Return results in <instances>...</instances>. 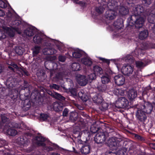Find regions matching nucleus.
Listing matches in <instances>:
<instances>
[{
	"label": "nucleus",
	"instance_id": "nucleus-1",
	"mask_svg": "<svg viewBox=\"0 0 155 155\" xmlns=\"http://www.w3.org/2000/svg\"><path fill=\"white\" fill-rule=\"evenodd\" d=\"M133 14L127 19V30L130 29V31L136 28L139 29L142 27L144 22V18L140 16L143 15L144 11V7L142 5H137L133 6Z\"/></svg>",
	"mask_w": 155,
	"mask_h": 155
},
{
	"label": "nucleus",
	"instance_id": "nucleus-2",
	"mask_svg": "<svg viewBox=\"0 0 155 155\" xmlns=\"http://www.w3.org/2000/svg\"><path fill=\"white\" fill-rule=\"evenodd\" d=\"M0 118V129L3 128V131L8 135L11 136H15L17 134V131L13 128H18V124L15 122L8 123L9 118L5 114H2Z\"/></svg>",
	"mask_w": 155,
	"mask_h": 155
},
{
	"label": "nucleus",
	"instance_id": "nucleus-3",
	"mask_svg": "<svg viewBox=\"0 0 155 155\" xmlns=\"http://www.w3.org/2000/svg\"><path fill=\"white\" fill-rule=\"evenodd\" d=\"M46 140V139L45 137L40 135L35 136L32 140L33 146L35 147H43V149L46 152H49L59 149V147L54 143L52 144L49 146H46V144L44 143Z\"/></svg>",
	"mask_w": 155,
	"mask_h": 155
},
{
	"label": "nucleus",
	"instance_id": "nucleus-4",
	"mask_svg": "<svg viewBox=\"0 0 155 155\" xmlns=\"http://www.w3.org/2000/svg\"><path fill=\"white\" fill-rule=\"evenodd\" d=\"M114 129L107 127L106 128L105 131L103 132H98L94 137V140L97 144L104 143L107 137L110 135L111 133H115Z\"/></svg>",
	"mask_w": 155,
	"mask_h": 155
},
{
	"label": "nucleus",
	"instance_id": "nucleus-5",
	"mask_svg": "<svg viewBox=\"0 0 155 155\" xmlns=\"http://www.w3.org/2000/svg\"><path fill=\"white\" fill-rule=\"evenodd\" d=\"M139 98L142 100V101L140 102V108L147 114H151L153 111V102H150L146 101L143 97H139Z\"/></svg>",
	"mask_w": 155,
	"mask_h": 155
},
{
	"label": "nucleus",
	"instance_id": "nucleus-6",
	"mask_svg": "<svg viewBox=\"0 0 155 155\" xmlns=\"http://www.w3.org/2000/svg\"><path fill=\"white\" fill-rule=\"evenodd\" d=\"M32 134L29 132L24 133L17 138L18 141L20 145L23 147L27 146L30 142V137Z\"/></svg>",
	"mask_w": 155,
	"mask_h": 155
},
{
	"label": "nucleus",
	"instance_id": "nucleus-7",
	"mask_svg": "<svg viewBox=\"0 0 155 155\" xmlns=\"http://www.w3.org/2000/svg\"><path fill=\"white\" fill-rule=\"evenodd\" d=\"M108 143L111 147H118L124 146V144H126L127 142L121 138L113 137L110 138Z\"/></svg>",
	"mask_w": 155,
	"mask_h": 155
},
{
	"label": "nucleus",
	"instance_id": "nucleus-8",
	"mask_svg": "<svg viewBox=\"0 0 155 155\" xmlns=\"http://www.w3.org/2000/svg\"><path fill=\"white\" fill-rule=\"evenodd\" d=\"M136 117L137 120L139 123L144 124L147 119V114L140 108H137L135 109Z\"/></svg>",
	"mask_w": 155,
	"mask_h": 155
},
{
	"label": "nucleus",
	"instance_id": "nucleus-9",
	"mask_svg": "<svg viewBox=\"0 0 155 155\" xmlns=\"http://www.w3.org/2000/svg\"><path fill=\"white\" fill-rule=\"evenodd\" d=\"M127 8L124 6H120L119 9V12L122 15H126L127 14L130 10L134 6V3L133 1L130 0H127L126 3Z\"/></svg>",
	"mask_w": 155,
	"mask_h": 155
},
{
	"label": "nucleus",
	"instance_id": "nucleus-10",
	"mask_svg": "<svg viewBox=\"0 0 155 155\" xmlns=\"http://www.w3.org/2000/svg\"><path fill=\"white\" fill-rule=\"evenodd\" d=\"M115 105L116 107L119 109L127 108L129 106V101L125 97H121L116 101Z\"/></svg>",
	"mask_w": 155,
	"mask_h": 155
},
{
	"label": "nucleus",
	"instance_id": "nucleus-11",
	"mask_svg": "<svg viewBox=\"0 0 155 155\" xmlns=\"http://www.w3.org/2000/svg\"><path fill=\"white\" fill-rule=\"evenodd\" d=\"M79 143L82 144V146L81 149V152L83 154L87 155L90 152L91 147L89 144L85 141H84L81 140L78 141Z\"/></svg>",
	"mask_w": 155,
	"mask_h": 155
},
{
	"label": "nucleus",
	"instance_id": "nucleus-12",
	"mask_svg": "<svg viewBox=\"0 0 155 155\" xmlns=\"http://www.w3.org/2000/svg\"><path fill=\"white\" fill-rule=\"evenodd\" d=\"M117 15V13L116 11L110 9L106 12L104 17L107 20H111L114 19Z\"/></svg>",
	"mask_w": 155,
	"mask_h": 155
},
{
	"label": "nucleus",
	"instance_id": "nucleus-13",
	"mask_svg": "<svg viewBox=\"0 0 155 155\" xmlns=\"http://www.w3.org/2000/svg\"><path fill=\"white\" fill-rule=\"evenodd\" d=\"M64 73L62 72H59L55 74L53 78L57 83L62 84L64 83Z\"/></svg>",
	"mask_w": 155,
	"mask_h": 155
},
{
	"label": "nucleus",
	"instance_id": "nucleus-14",
	"mask_svg": "<svg viewBox=\"0 0 155 155\" xmlns=\"http://www.w3.org/2000/svg\"><path fill=\"white\" fill-rule=\"evenodd\" d=\"M133 68L129 65L124 66L122 68L121 72L125 75L129 76L133 72Z\"/></svg>",
	"mask_w": 155,
	"mask_h": 155
},
{
	"label": "nucleus",
	"instance_id": "nucleus-15",
	"mask_svg": "<svg viewBox=\"0 0 155 155\" xmlns=\"http://www.w3.org/2000/svg\"><path fill=\"white\" fill-rule=\"evenodd\" d=\"M124 77L122 74H119L114 77V81L117 85L120 86L123 85L125 82Z\"/></svg>",
	"mask_w": 155,
	"mask_h": 155
},
{
	"label": "nucleus",
	"instance_id": "nucleus-16",
	"mask_svg": "<svg viewBox=\"0 0 155 155\" xmlns=\"http://www.w3.org/2000/svg\"><path fill=\"white\" fill-rule=\"evenodd\" d=\"M22 91L19 87L13 89L11 94V97H13L14 99H18L19 98L20 99L22 100L21 96L22 95L21 94V92Z\"/></svg>",
	"mask_w": 155,
	"mask_h": 155
},
{
	"label": "nucleus",
	"instance_id": "nucleus-17",
	"mask_svg": "<svg viewBox=\"0 0 155 155\" xmlns=\"http://www.w3.org/2000/svg\"><path fill=\"white\" fill-rule=\"evenodd\" d=\"M31 103L28 99H25L21 102V107L22 109L25 111L28 110L31 107Z\"/></svg>",
	"mask_w": 155,
	"mask_h": 155
},
{
	"label": "nucleus",
	"instance_id": "nucleus-18",
	"mask_svg": "<svg viewBox=\"0 0 155 155\" xmlns=\"http://www.w3.org/2000/svg\"><path fill=\"white\" fill-rule=\"evenodd\" d=\"M92 99L95 103L97 104H101L104 101L101 92L95 95Z\"/></svg>",
	"mask_w": 155,
	"mask_h": 155
},
{
	"label": "nucleus",
	"instance_id": "nucleus-19",
	"mask_svg": "<svg viewBox=\"0 0 155 155\" xmlns=\"http://www.w3.org/2000/svg\"><path fill=\"white\" fill-rule=\"evenodd\" d=\"M88 81L86 77L83 75H79L77 79L78 83L81 86H84L86 85Z\"/></svg>",
	"mask_w": 155,
	"mask_h": 155
},
{
	"label": "nucleus",
	"instance_id": "nucleus-20",
	"mask_svg": "<svg viewBox=\"0 0 155 155\" xmlns=\"http://www.w3.org/2000/svg\"><path fill=\"white\" fill-rule=\"evenodd\" d=\"M17 83L16 79L12 78H9L6 81V85L9 88L15 87Z\"/></svg>",
	"mask_w": 155,
	"mask_h": 155
},
{
	"label": "nucleus",
	"instance_id": "nucleus-21",
	"mask_svg": "<svg viewBox=\"0 0 155 155\" xmlns=\"http://www.w3.org/2000/svg\"><path fill=\"white\" fill-rule=\"evenodd\" d=\"M123 20L122 19L120 18L117 19L114 22L113 25L117 30L120 29L124 27Z\"/></svg>",
	"mask_w": 155,
	"mask_h": 155
},
{
	"label": "nucleus",
	"instance_id": "nucleus-22",
	"mask_svg": "<svg viewBox=\"0 0 155 155\" xmlns=\"http://www.w3.org/2000/svg\"><path fill=\"white\" fill-rule=\"evenodd\" d=\"M101 78L102 84H107L110 81V75L106 73H103L99 76Z\"/></svg>",
	"mask_w": 155,
	"mask_h": 155
},
{
	"label": "nucleus",
	"instance_id": "nucleus-23",
	"mask_svg": "<svg viewBox=\"0 0 155 155\" xmlns=\"http://www.w3.org/2000/svg\"><path fill=\"white\" fill-rule=\"evenodd\" d=\"M5 32L10 37H14L15 35V29L14 28L8 27H4L3 28Z\"/></svg>",
	"mask_w": 155,
	"mask_h": 155
},
{
	"label": "nucleus",
	"instance_id": "nucleus-24",
	"mask_svg": "<svg viewBox=\"0 0 155 155\" xmlns=\"http://www.w3.org/2000/svg\"><path fill=\"white\" fill-rule=\"evenodd\" d=\"M36 31L35 27L32 26L28 27L26 30L24 31V33L29 37L33 35L35 33Z\"/></svg>",
	"mask_w": 155,
	"mask_h": 155
},
{
	"label": "nucleus",
	"instance_id": "nucleus-25",
	"mask_svg": "<svg viewBox=\"0 0 155 155\" xmlns=\"http://www.w3.org/2000/svg\"><path fill=\"white\" fill-rule=\"evenodd\" d=\"M137 92L133 89L130 90L128 92L127 97L130 101L134 100L137 97Z\"/></svg>",
	"mask_w": 155,
	"mask_h": 155
},
{
	"label": "nucleus",
	"instance_id": "nucleus-26",
	"mask_svg": "<svg viewBox=\"0 0 155 155\" xmlns=\"http://www.w3.org/2000/svg\"><path fill=\"white\" fill-rule=\"evenodd\" d=\"M63 104L61 102H54L52 105V107L54 110L56 111H61L63 109Z\"/></svg>",
	"mask_w": 155,
	"mask_h": 155
},
{
	"label": "nucleus",
	"instance_id": "nucleus-27",
	"mask_svg": "<svg viewBox=\"0 0 155 155\" xmlns=\"http://www.w3.org/2000/svg\"><path fill=\"white\" fill-rule=\"evenodd\" d=\"M43 37L41 34H37L33 37V40L35 44H41L44 41Z\"/></svg>",
	"mask_w": 155,
	"mask_h": 155
},
{
	"label": "nucleus",
	"instance_id": "nucleus-28",
	"mask_svg": "<svg viewBox=\"0 0 155 155\" xmlns=\"http://www.w3.org/2000/svg\"><path fill=\"white\" fill-rule=\"evenodd\" d=\"M57 51L53 48H45L43 50V52L46 55H52L56 53Z\"/></svg>",
	"mask_w": 155,
	"mask_h": 155
},
{
	"label": "nucleus",
	"instance_id": "nucleus-29",
	"mask_svg": "<svg viewBox=\"0 0 155 155\" xmlns=\"http://www.w3.org/2000/svg\"><path fill=\"white\" fill-rule=\"evenodd\" d=\"M93 70L94 73L97 75L100 76L104 73L101 67L98 65H95L94 66Z\"/></svg>",
	"mask_w": 155,
	"mask_h": 155
},
{
	"label": "nucleus",
	"instance_id": "nucleus-30",
	"mask_svg": "<svg viewBox=\"0 0 155 155\" xmlns=\"http://www.w3.org/2000/svg\"><path fill=\"white\" fill-rule=\"evenodd\" d=\"M69 120L73 122L76 123L78 114L75 111L71 112L69 113Z\"/></svg>",
	"mask_w": 155,
	"mask_h": 155
},
{
	"label": "nucleus",
	"instance_id": "nucleus-31",
	"mask_svg": "<svg viewBox=\"0 0 155 155\" xmlns=\"http://www.w3.org/2000/svg\"><path fill=\"white\" fill-rule=\"evenodd\" d=\"M148 35V32L147 30L144 29L141 31L139 33V38L142 40L146 38Z\"/></svg>",
	"mask_w": 155,
	"mask_h": 155
},
{
	"label": "nucleus",
	"instance_id": "nucleus-32",
	"mask_svg": "<svg viewBox=\"0 0 155 155\" xmlns=\"http://www.w3.org/2000/svg\"><path fill=\"white\" fill-rule=\"evenodd\" d=\"M81 61L83 64L88 66H91L93 63L90 58L87 57H84L82 58L81 59Z\"/></svg>",
	"mask_w": 155,
	"mask_h": 155
},
{
	"label": "nucleus",
	"instance_id": "nucleus-33",
	"mask_svg": "<svg viewBox=\"0 0 155 155\" xmlns=\"http://www.w3.org/2000/svg\"><path fill=\"white\" fill-rule=\"evenodd\" d=\"M41 48L40 46L37 45H35L32 48V54L33 57L36 56L37 55L40 53Z\"/></svg>",
	"mask_w": 155,
	"mask_h": 155
},
{
	"label": "nucleus",
	"instance_id": "nucleus-34",
	"mask_svg": "<svg viewBox=\"0 0 155 155\" xmlns=\"http://www.w3.org/2000/svg\"><path fill=\"white\" fill-rule=\"evenodd\" d=\"M83 55L82 52L80 50L75 51L72 53V55L74 58H80Z\"/></svg>",
	"mask_w": 155,
	"mask_h": 155
},
{
	"label": "nucleus",
	"instance_id": "nucleus-35",
	"mask_svg": "<svg viewBox=\"0 0 155 155\" xmlns=\"http://www.w3.org/2000/svg\"><path fill=\"white\" fill-rule=\"evenodd\" d=\"M71 67L73 71H78L81 69V65L78 63H73L71 65Z\"/></svg>",
	"mask_w": 155,
	"mask_h": 155
},
{
	"label": "nucleus",
	"instance_id": "nucleus-36",
	"mask_svg": "<svg viewBox=\"0 0 155 155\" xmlns=\"http://www.w3.org/2000/svg\"><path fill=\"white\" fill-rule=\"evenodd\" d=\"M138 72L136 71H134V73L130 77V79L132 81L137 82L139 81Z\"/></svg>",
	"mask_w": 155,
	"mask_h": 155
},
{
	"label": "nucleus",
	"instance_id": "nucleus-37",
	"mask_svg": "<svg viewBox=\"0 0 155 155\" xmlns=\"http://www.w3.org/2000/svg\"><path fill=\"white\" fill-rule=\"evenodd\" d=\"M151 90V87L150 85H149L148 86L145 87L142 93V96H140V97H143V98L144 97L145 95H147V96H148L149 93L150 91Z\"/></svg>",
	"mask_w": 155,
	"mask_h": 155
},
{
	"label": "nucleus",
	"instance_id": "nucleus-38",
	"mask_svg": "<svg viewBox=\"0 0 155 155\" xmlns=\"http://www.w3.org/2000/svg\"><path fill=\"white\" fill-rule=\"evenodd\" d=\"M24 48L18 46L16 47L15 49V53L19 55H22L23 53Z\"/></svg>",
	"mask_w": 155,
	"mask_h": 155
},
{
	"label": "nucleus",
	"instance_id": "nucleus-39",
	"mask_svg": "<svg viewBox=\"0 0 155 155\" xmlns=\"http://www.w3.org/2000/svg\"><path fill=\"white\" fill-rule=\"evenodd\" d=\"M101 104V105L99 107L100 109L101 110L103 111L107 110L108 106V104L104 101H103Z\"/></svg>",
	"mask_w": 155,
	"mask_h": 155
},
{
	"label": "nucleus",
	"instance_id": "nucleus-40",
	"mask_svg": "<svg viewBox=\"0 0 155 155\" xmlns=\"http://www.w3.org/2000/svg\"><path fill=\"white\" fill-rule=\"evenodd\" d=\"M148 21L150 24H154L155 23V15H149L148 17Z\"/></svg>",
	"mask_w": 155,
	"mask_h": 155
},
{
	"label": "nucleus",
	"instance_id": "nucleus-41",
	"mask_svg": "<svg viewBox=\"0 0 155 155\" xmlns=\"http://www.w3.org/2000/svg\"><path fill=\"white\" fill-rule=\"evenodd\" d=\"M106 84H102L100 86L98 87V89L100 92L105 91L107 89H109L107 87Z\"/></svg>",
	"mask_w": 155,
	"mask_h": 155
},
{
	"label": "nucleus",
	"instance_id": "nucleus-42",
	"mask_svg": "<svg viewBox=\"0 0 155 155\" xmlns=\"http://www.w3.org/2000/svg\"><path fill=\"white\" fill-rule=\"evenodd\" d=\"M54 98L61 101H64L65 99V98L64 97L62 96L61 94L57 92L55 94V96Z\"/></svg>",
	"mask_w": 155,
	"mask_h": 155
},
{
	"label": "nucleus",
	"instance_id": "nucleus-43",
	"mask_svg": "<svg viewBox=\"0 0 155 155\" xmlns=\"http://www.w3.org/2000/svg\"><path fill=\"white\" fill-rule=\"evenodd\" d=\"M96 76V75L94 72L88 74L87 78L88 81L91 82L92 80L95 79Z\"/></svg>",
	"mask_w": 155,
	"mask_h": 155
},
{
	"label": "nucleus",
	"instance_id": "nucleus-44",
	"mask_svg": "<svg viewBox=\"0 0 155 155\" xmlns=\"http://www.w3.org/2000/svg\"><path fill=\"white\" fill-rule=\"evenodd\" d=\"M81 133L80 131H75V130L74 129L73 130V134H72V136L74 137L75 138H78V139L81 137Z\"/></svg>",
	"mask_w": 155,
	"mask_h": 155
},
{
	"label": "nucleus",
	"instance_id": "nucleus-45",
	"mask_svg": "<svg viewBox=\"0 0 155 155\" xmlns=\"http://www.w3.org/2000/svg\"><path fill=\"white\" fill-rule=\"evenodd\" d=\"M25 23L22 21L18 20H15L12 23L13 25H15V26H18L20 25L24 26Z\"/></svg>",
	"mask_w": 155,
	"mask_h": 155
},
{
	"label": "nucleus",
	"instance_id": "nucleus-46",
	"mask_svg": "<svg viewBox=\"0 0 155 155\" xmlns=\"http://www.w3.org/2000/svg\"><path fill=\"white\" fill-rule=\"evenodd\" d=\"M20 87H19L21 89V90H25V89H26V90H28V91H29V90H28V84L27 81L24 80V86H20Z\"/></svg>",
	"mask_w": 155,
	"mask_h": 155
},
{
	"label": "nucleus",
	"instance_id": "nucleus-47",
	"mask_svg": "<svg viewBox=\"0 0 155 155\" xmlns=\"http://www.w3.org/2000/svg\"><path fill=\"white\" fill-rule=\"evenodd\" d=\"M96 11L99 14H101L103 13L104 11V8L101 6L97 7L95 8Z\"/></svg>",
	"mask_w": 155,
	"mask_h": 155
},
{
	"label": "nucleus",
	"instance_id": "nucleus-48",
	"mask_svg": "<svg viewBox=\"0 0 155 155\" xmlns=\"http://www.w3.org/2000/svg\"><path fill=\"white\" fill-rule=\"evenodd\" d=\"M49 117V116L47 114L44 113L41 114L40 116V119L43 121H45Z\"/></svg>",
	"mask_w": 155,
	"mask_h": 155
},
{
	"label": "nucleus",
	"instance_id": "nucleus-49",
	"mask_svg": "<svg viewBox=\"0 0 155 155\" xmlns=\"http://www.w3.org/2000/svg\"><path fill=\"white\" fill-rule=\"evenodd\" d=\"M78 96L80 98L84 101H86L87 100V98L86 96H85L84 94H82L81 92H80L78 93Z\"/></svg>",
	"mask_w": 155,
	"mask_h": 155
},
{
	"label": "nucleus",
	"instance_id": "nucleus-50",
	"mask_svg": "<svg viewBox=\"0 0 155 155\" xmlns=\"http://www.w3.org/2000/svg\"><path fill=\"white\" fill-rule=\"evenodd\" d=\"M90 131L92 133L95 134L97 132H98L99 130V128L96 127L94 126H92L90 128Z\"/></svg>",
	"mask_w": 155,
	"mask_h": 155
},
{
	"label": "nucleus",
	"instance_id": "nucleus-51",
	"mask_svg": "<svg viewBox=\"0 0 155 155\" xmlns=\"http://www.w3.org/2000/svg\"><path fill=\"white\" fill-rule=\"evenodd\" d=\"M50 87L51 89H54L57 90H59L61 87L59 85L56 84H52L50 85Z\"/></svg>",
	"mask_w": 155,
	"mask_h": 155
},
{
	"label": "nucleus",
	"instance_id": "nucleus-52",
	"mask_svg": "<svg viewBox=\"0 0 155 155\" xmlns=\"http://www.w3.org/2000/svg\"><path fill=\"white\" fill-rule=\"evenodd\" d=\"M69 91L72 96H76L77 95V89L75 88H72L69 89Z\"/></svg>",
	"mask_w": 155,
	"mask_h": 155
},
{
	"label": "nucleus",
	"instance_id": "nucleus-53",
	"mask_svg": "<svg viewBox=\"0 0 155 155\" xmlns=\"http://www.w3.org/2000/svg\"><path fill=\"white\" fill-rule=\"evenodd\" d=\"M8 4L5 3L2 1V0H0V7L2 8H6L8 5Z\"/></svg>",
	"mask_w": 155,
	"mask_h": 155
},
{
	"label": "nucleus",
	"instance_id": "nucleus-54",
	"mask_svg": "<svg viewBox=\"0 0 155 155\" xmlns=\"http://www.w3.org/2000/svg\"><path fill=\"white\" fill-rule=\"evenodd\" d=\"M6 35L5 31L0 30V40L3 39L5 38Z\"/></svg>",
	"mask_w": 155,
	"mask_h": 155
},
{
	"label": "nucleus",
	"instance_id": "nucleus-55",
	"mask_svg": "<svg viewBox=\"0 0 155 155\" xmlns=\"http://www.w3.org/2000/svg\"><path fill=\"white\" fill-rule=\"evenodd\" d=\"M125 60L126 61H128L133 59L134 58L133 56L131 54H127L125 57Z\"/></svg>",
	"mask_w": 155,
	"mask_h": 155
},
{
	"label": "nucleus",
	"instance_id": "nucleus-56",
	"mask_svg": "<svg viewBox=\"0 0 155 155\" xmlns=\"http://www.w3.org/2000/svg\"><path fill=\"white\" fill-rule=\"evenodd\" d=\"M69 111V110L67 108H64L62 112V115L64 117H67Z\"/></svg>",
	"mask_w": 155,
	"mask_h": 155
},
{
	"label": "nucleus",
	"instance_id": "nucleus-57",
	"mask_svg": "<svg viewBox=\"0 0 155 155\" xmlns=\"http://www.w3.org/2000/svg\"><path fill=\"white\" fill-rule=\"evenodd\" d=\"M21 74L23 75L29 76L30 74H29L28 71L25 69H22L21 71Z\"/></svg>",
	"mask_w": 155,
	"mask_h": 155
},
{
	"label": "nucleus",
	"instance_id": "nucleus-58",
	"mask_svg": "<svg viewBox=\"0 0 155 155\" xmlns=\"http://www.w3.org/2000/svg\"><path fill=\"white\" fill-rule=\"evenodd\" d=\"M77 120H76V123L79 122H80L81 124H83V122L84 121V119L82 118L81 117H80V115H78V117H77Z\"/></svg>",
	"mask_w": 155,
	"mask_h": 155
},
{
	"label": "nucleus",
	"instance_id": "nucleus-59",
	"mask_svg": "<svg viewBox=\"0 0 155 155\" xmlns=\"http://www.w3.org/2000/svg\"><path fill=\"white\" fill-rule=\"evenodd\" d=\"M99 59L100 60L102 61L103 62L106 63L108 65L110 63V60H109L101 57L99 58Z\"/></svg>",
	"mask_w": 155,
	"mask_h": 155
},
{
	"label": "nucleus",
	"instance_id": "nucleus-60",
	"mask_svg": "<svg viewBox=\"0 0 155 155\" xmlns=\"http://www.w3.org/2000/svg\"><path fill=\"white\" fill-rule=\"evenodd\" d=\"M142 2L145 4V5L148 6L151 3V0H143Z\"/></svg>",
	"mask_w": 155,
	"mask_h": 155
},
{
	"label": "nucleus",
	"instance_id": "nucleus-61",
	"mask_svg": "<svg viewBox=\"0 0 155 155\" xmlns=\"http://www.w3.org/2000/svg\"><path fill=\"white\" fill-rule=\"evenodd\" d=\"M58 58L59 61L61 62H64L66 59L65 57L62 55H59Z\"/></svg>",
	"mask_w": 155,
	"mask_h": 155
},
{
	"label": "nucleus",
	"instance_id": "nucleus-62",
	"mask_svg": "<svg viewBox=\"0 0 155 155\" xmlns=\"http://www.w3.org/2000/svg\"><path fill=\"white\" fill-rule=\"evenodd\" d=\"M144 64L143 62L140 61H138L136 62V66L139 68L142 67Z\"/></svg>",
	"mask_w": 155,
	"mask_h": 155
},
{
	"label": "nucleus",
	"instance_id": "nucleus-63",
	"mask_svg": "<svg viewBox=\"0 0 155 155\" xmlns=\"http://www.w3.org/2000/svg\"><path fill=\"white\" fill-rule=\"evenodd\" d=\"M48 94L49 95L53 97L54 98L55 96V94H56V92L54 91H48L47 92Z\"/></svg>",
	"mask_w": 155,
	"mask_h": 155
},
{
	"label": "nucleus",
	"instance_id": "nucleus-64",
	"mask_svg": "<svg viewBox=\"0 0 155 155\" xmlns=\"http://www.w3.org/2000/svg\"><path fill=\"white\" fill-rule=\"evenodd\" d=\"M135 137L141 141H142L143 140V137L140 135L137 134L136 135H135Z\"/></svg>",
	"mask_w": 155,
	"mask_h": 155
}]
</instances>
